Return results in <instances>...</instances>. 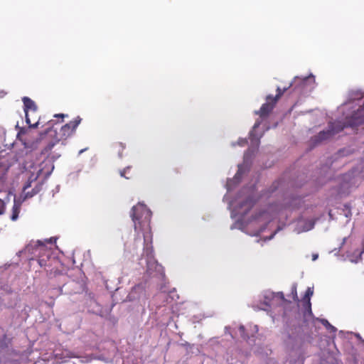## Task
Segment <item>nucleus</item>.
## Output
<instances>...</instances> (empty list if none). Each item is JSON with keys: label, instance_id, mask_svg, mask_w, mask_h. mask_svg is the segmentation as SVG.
Returning a JSON list of instances; mask_svg holds the SVG:
<instances>
[{"label": "nucleus", "instance_id": "nucleus-14", "mask_svg": "<svg viewBox=\"0 0 364 364\" xmlns=\"http://www.w3.org/2000/svg\"><path fill=\"white\" fill-rule=\"evenodd\" d=\"M8 169L9 166H7V164L4 163L0 159V176L6 174V173L8 171Z\"/></svg>", "mask_w": 364, "mask_h": 364}, {"label": "nucleus", "instance_id": "nucleus-26", "mask_svg": "<svg viewBox=\"0 0 364 364\" xmlns=\"http://www.w3.org/2000/svg\"><path fill=\"white\" fill-rule=\"evenodd\" d=\"M34 117H35V114H31V122H36L38 120V119H34Z\"/></svg>", "mask_w": 364, "mask_h": 364}, {"label": "nucleus", "instance_id": "nucleus-16", "mask_svg": "<svg viewBox=\"0 0 364 364\" xmlns=\"http://www.w3.org/2000/svg\"><path fill=\"white\" fill-rule=\"evenodd\" d=\"M56 124L55 121L53 119H50L46 122V124L48 125V128H46L45 131V134L48 133L50 131H51V128Z\"/></svg>", "mask_w": 364, "mask_h": 364}, {"label": "nucleus", "instance_id": "nucleus-17", "mask_svg": "<svg viewBox=\"0 0 364 364\" xmlns=\"http://www.w3.org/2000/svg\"><path fill=\"white\" fill-rule=\"evenodd\" d=\"M38 188H33L31 191H27L25 193V198H31L33 197V196L36 195L38 192Z\"/></svg>", "mask_w": 364, "mask_h": 364}, {"label": "nucleus", "instance_id": "nucleus-8", "mask_svg": "<svg viewBox=\"0 0 364 364\" xmlns=\"http://www.w3.org/2000/svg\"><path fill=\"white\" fill-rule=\"evenodd\" d=\"M313 294H314L313 289L309 287L306 289L305 295L303 298V302L307 303V304H308V310L310 314H311V304L310 300H311V296L313 295Z\"/></svg>", "mask_w": 364, "mask_h": 364}, {"label": "nucleus", "instance_id": "nucleus-25", "mask_svg": "<svg viewBox=\"0 0 364 364\" xmlns=\"http://www.w3.org/2000/svg\"><path fill=\"white\" fill-rule=\"evenodd\" d=\"M259 125H260V122H256L255 124L253 126V129H257V127H259Z\"/></svg>", "mask_w": 364, "mask_h": 364}, {"label": "nucleus", "instance_id": "nucleus-7", "mask_svg": "<svg viewBox=\"0 0 364 364\" xmlns=\"http://www.w3.org/2000/svg\"><path fill=\"white\" fill-rule=\"evenodd\" d=\"M334 134V132L332 130H327L320 132L316 136V141L317 142L322 141L323 140L328 139L331 136Z\"/></svg>", "mask_w": 364, "mask_h": 364}, {"label": "nucleus", "instance_id": "nucleus-21", "mask_svg": "<svg viewBox=\"0 0 364 364\" xmlns=\"http://www.w3.org/2000/svg\"><path fill=\"white\" fill-rule=\"evenodd\" d=\"M239 330H240V333H241L242 336H243V338H246V337L243 336V333H245V329L244 326H240L239 327Z\"/></svg>", "mask_w": 364, "mask_h": 364}, {"label": "nucleus", "instance_id": "nucleus-4", "mask_svg": "<svg viewBox=\"0 0 364 364\" xmlns=\"http://www.w3.org/2000/svg\"><path fill=\"white\" fill-rule=\"evenodd\" d=\"M291 86H292V84H290L289 87H284L283 89L278 87L277 88V95L275 97L270 95H267L266 97V102L262 105L259 110L255 112V114L259 115L262 118L267 117L275 107L278 100Z\"/></svg>", "mask_w": 364, "mask_h": 364}, {"label": "nucleus", "instance_id": "nucleus-27", "mask_svg": "<svg viewBox=\"0 0 364 364\" xmlns=\"http://www.w3.org/2000/svg\"><path fill=\"white\" fill-rule=\"evenodd\" d=\"M322 323L327 327H328V326H331V324L328 323V321L327 320H325V319L323 320Z\"/></svg>", "mask_w": 364, "mask_h": 364}, {"label": "nucleus", "instance_id": "nucleus-10", "mask_svg": "<svg viewBox=\"0 0 364 364\" xmlns=\"http://www.w3.org/2000/svg\"><path fill=\"white\" fill-rule=\"evenodd\" d=\"M20 210L21 203L15 200L12 208V213L11 215V220L15 221L18 219Z\"/></svg>", "mask_w": 364, "mask_h": 364}, {"label": "nucleus", "instance_id": "nucleus-28", "mask_svg": "<svg viewBox=\"0 0 364 364\" xmlns=\"http://www.w3.org/2000/svg\"><path fill=\"white\" fill-rule=\"evenodd\" d=\"M328 328H331L332 331H336V328L333 326H328Z\"/></svg>", "mask_w": 364, "mask_h": 364}, {"label": "nucleus", "instance_id": "nucleus-22", "mask_svg": "<svg viewBox=\"0 0 364 364\" xmlns=\"http://www.w3.org/2000/svg\"><path fill=\"white\" fill-rule=\"evenodd\" d=\"M31 187V182H28L24 186H23V192L24 193L26 192V190Z\"/></svg>", "mask_w": 364, "mask_h": 364}, {"label": "nucleus", "instance_id": "nucleus-33", "mask_svg": "<svg viewBox=\"0 0 364 364\" xmlns=\"http://www.w3.org/2000/svg\"><path fill=\"white\" fill-rule=\"evenodd\" d=\"M248 203H246V201L245 202V203L242 204V206H244L245 205V204H247Z\"/></svg>", "mask_w": 364, "mask_h": 364}, {"label": "nucleus", "instance_id": "nucleus-5", "mask_svg": "<svg viewBox=\"0 0 364 364\" xmlns=\"http://www.w3.org/2000/svg\"><path fill=\"white\" fill-rule=\"evenodd\" d=\"M81 121V117L77 116L73 120L63 125L60 131V138L57 139V141L65 140L68 137L72 136L75 133L77 126L80 124Z\"/></svg>", "mask_w": 364, "mask_h": 364}, {"label": "nucleus", "instance_id": "nucleus-6", "mask_svg": "<svg viewBox=\"0 0 364 364\" xmlns=\"http://www.w3.org/2000/svg\"><path fill=\"white\" fill-rule=\"evenodd\" d=\"M346 123L351 127L364 124V99L362 105L349 118L346 119Z\"/></svg>", "mask_w": 364, "mask_h": 364}, {"label": "nucleus", "instance_id": "nucleus-19", "mask_svg": "<svg viewBox=\"0 0 364 364\" xmlns=\"http://www.w3.org/2000/svg\"><path fill=\"white\" fill-rule=\"evenodd\" d=\"M38 263H39L41 267H46L47 266L46 262V261L43 259H38Z\"/></svg>", "mask_w": 364, "mask_h": 364}, {"label": "nucleus", "instance_id": "nucleus-20", "mask_svg": "<svg viewBox=\"0 0 364 364\" xmlns=\"http://www.w3.org/2000/svg\"><path fill=\"white\" fill-rule=\"evenodd\" d=\"M68 117L67 114H56L54 115V117H57V118H61V119H63L65 117Z\"/></svg>", "mask_w": 364, "mask_h": 364}, {"label": "nucleus", "instance_id": "nucleus-1", "mask_svg": "<svg viewBox=\"0 0 364 364\" xmlns=\"http://www.w3.org/2000/svg\"><path fill=\"white\" fill-rule=\"evenodd\" d=\"M151 211L144 204L139 203L132 209L131 217L134 225L136 232L141 231L143 237L147 240L148 234L151 231Z\"/></svg>", "mask_w": 364, "mask_h": 364}, {"label": "nucleus", "instance_id": "nucleus-32", "mask_svg": "<svg viewBox=\"0 0 364 364\" xmlns=\"http://www.w3.org/2000/svg\"><path fill=\"white\" fill-rule=\"evenodd\" d=\"M248 203H246V201L245 202V203L242 204V206H244L245 205V204H247Z\"/></svg>", "mask_w": 364, "mask_h": 364}, {"label": "nucleus", "instance_id": "nucleus-30", "mask_svg": "<svg viewBox=\"0 0 364 364\" xmlns=\"http://www.w3.org/2000/svg\"><path fill=\"white\" fill-rule=\"evenodd\" d=\"M317 257H318V256H317V255H314V258H313V259H314V260H315V259H316V258H317Z\"/></svg>", "mask_w": 364, "mask_h": 364}, {"label": "nucleus", "instance_id": "nucleus-12", "mask_svg": "<svg viewBox=\"0 0 364 364\" xmlns=\"http://www.w3.org/2000/svg\"><path fill=\"white\" fill-rule=\"evenodd\" d=\"M131 166H127L123 170H121L119 173L122 177H124L127 179H130L132 177V174L130 173Z\"/></svg>", "mask_w": 364, "mask_h": 364}, {"label": "nucleus", "instance_id": "nucleus-3", "mask_svg": "<svg viewBox=\"0 0 364 364\" xmlns=\"http://www.w3.org/2000/svg\"><path fill=\"white\" fill-rule=\"evenodd\" d=\"M144 238V255L146 257V272L150 275L154 271L161 272L162 267L155 260L154 257V250L152 244L151 232L148 234L147 240Z\"/></svg>", "mask_w": 364, "mask_h": 364}, {"label": "nucleus", "instance_id": "nucleus-13", "mask_svg": "<svg viewBox=\"0 0 364 364\" xmlns=\"http://www.w3.org/2000/svg\"><path fill=\"white\" fill-rule=\"evenodd\" d=\"M125 147H126L125 144H123L122 142H118V143L115 144L114 149L118 152L119 157L122 156V152L125 149Z\"/></svg>", "mask_w": 364, "mask_h": 364}, {"label": "nucleus", "instance_id": "nucleus-2", "mask_svg": "<svg viewBox=\"0 0 364 364\" xmlns=\"http://www.w3.org/2000/svg\"><path fill=\"white\" fill-rule=\"evenodd\" d=\"M23 102V110L26 115V122L30 128H36L44 123L38 113V106L36 102L28 97L22 99Z\"/></svg>", "mask_w": 364, "mask_h": 364}, {"label": "nucleus", "instance_id": "nucleus-24", "mask_svg": "<svg viewBox=\"0 0 364 364\" xmlns=\"http://www.w3.org/2000/svg\"><path fill=\"white\" fill-rule=\"evenodd\" d=\"M303 303H304V307L305 308V309L306 310V311L308 312V314H309V315H311V314H312V313H311V314H310V313H309V310H308V304H307V303H305V302H303Z\"/></svg>", "mask_w": 364, "mask_h": 364}, {"label": "nucleus", "instance_id": "nucleus-15", "mask_svg": "<svg viewBox=\"0 0 364 364\" xmlns=\"http://www.w3.org/2000/svg\"><path fill=\"white\" fill-rule=\"evenodd\" d=\"M58 142L57 140L55 141V142H50L43 150H42V154H48L50 151L52 150V149L53 148V146H55V143Z\"/></svg>", "mask_w": 364, "mask_h": 364}, {"label": "nucleus", "instance_id": "nucleus-23", "mask_svg": "<svg viewBox=\"0 0 364 364\" xmlns=\"http://www.w3.org/2000/svg\"><path fill=\"white\" fill-rule=\"evenodd\" d=\"M246 203H248L250 208L253 206L254 203L252 202V200H249L248 199V200H246Z\"/></svg>", "mask_w": 364, "mask_h": 364}, {"label": "nucleus", "instance_id": "nucleus-11", "mask_svg": "<svg viewBox=\"0 0 364 364\" xmlns=\"http://www.w3.org/2000/svg\"><path fill=\"white\" fill-rule=\"evenodd\" d=\"M10 343L11 341L6 334L0 337V351L6 350Z\"/></svg>", "mask_w": 364, "mask_h": 364}, {"label": "nucleus", "instance_id": "nucleus-18", "mask_svg": "<svg viewBox=\"0 0 364 364\" xmlns=\"http://www.w3.org/2000/svg\"><path fill=\"white\" fill-rule=\"evenodd\" d=\"M5 208V204L3 200H0V215L4 213V210Z\"/></svg>", "mask_w": 364, "mask_h": 364}, {"label": "nucleus", "instance_id": "nucleus-29", "mask_svg": "<svg viewBox=\"0 0 364 364\" xmlns=\"http://www.w3.org/2000/svg\"><path fill=\"white\" fill-rule=\"evenodd\" d=\"M279 297H281L282 299H284V294L282 292L279 293Z\"/></svg>", "mask_w": 364, "mask_h": 364}, {"label": "nucleus", "instance_id": "nucleus-9", "mask_svg": "<svg viewBox=\"0 0 364 364\" xmlns=\"http://www.w3.org/2000/svg\"><path fill=\"white\" fill-rule=\"evenodd\" d=\"M364 97L363 93L359 90H353L349 93V101H361Z\"/></svg>", "mask_w": 364, "mask_h": 364}, {"label": "nucleus", "instance_id": "nucleus-31", "mask_svg": "<svg viewBox=\"0 0 364 364\" xmlns=\"http://www.w3.org/2000/svg\"><path fill=\"white\" fill-rule=\"evenodd\" d=\"M138 237H139V232H137V235H136V238H135V241H136V240H137Z\"/></svg>", "mask_w": 364, "mask_h": 364}]
</instances>
